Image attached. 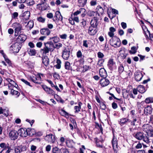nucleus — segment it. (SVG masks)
Segmentation results:
<instances>
[{
  "mask_svg": "<svg viewBox=\"0 0 153 153\" xmlns=\"http://www.w3.org/2000/svg\"><path fill=\"white\" fill-rule=\"evenodd\" d=\"M45 47L41 49V51L43 54H46L49 51H52L54 49V45L52 42H48L44 43Z\"/></svg>",
  "mask_w": 153,
  "mask_h": 153,
  "instance_id": "1",
  "label": "nucleus"
},
{
  "mask_svg": "<svg viewBox=\"0 0 153 153\" xmlns=\"http://www.w3.org/2000/svg\"><path fill=\"white\" fill-rule=\"evenodd\" d=\"M133 135L138 140L143 139V140L146 143H149L150 142L149 137L142 132H139L136 134H134Z\"/></svg>",
  "mask_w": 153,
  "mask_h": 153,
  "instance_id": "2",
  "label": "nucleus"
},
{
  "mask_svg": "<svg viewBox=\"0 0 153 153\" xmlns=\"http://www.w3.org/2000/svg\"><path fill=\"white\" fill-rule=\"evenodd\" d=\"M109 42L111 46L116 48L120 47L121 45L120 39L117 36L111 38Z\"/></svg>",
  "mask_w": 153,
  "mask_h": 153,
  "instance_id": "3",
  "label": "nucleus"
},
{
  "mask_svg": "<svg viewBox=\"0 0 153 153\" xmlns=\"http://www.w3.org/2000/svg\"><path fill=\"white\" fill-rule=\"evenodd\" d=\"M106 8V7L105 6L103 7H102L100 6H98L96 8L97 12L92 11L91 13L93 16L95 15L99 17L100 15H102L104 13Z\"/></svg>",
  "mask_w": 153,
  "mask_h": 153,
  "instance_id": "4",
  "label": "nucleus"
},
{
  "mask_svg": "<svg viewBox=\"0 0 153 153\" xmlns=\"http://www.w3.org/2000/svg\"><path fill=\"white\" fill-rule=\"evenodd\" d=\"M13 28L14 29L15 36H18L19 32L22 29V25L19 23L16 22L13 24Z\"/></svg>",
  "mask_w": 153,
  "mask_h": 153,
  "instance_id": "5",
  "label": "nucleus"
},
{
  "mask_svg": "<svg viewBox=\"0 0 153 153\" xmlns=\"http://www.w3.org/2000/svg\"><path fill=\"white\" fill-rule=\"evenodd\" d=\"M70 51L68 48H65L62 52V57L65 60H68L70 57Z\"/></svg>",
  "mask_w": 153,
  "mask_h": 153,
  "instance_id": "6",
  "label": "nucleus"
},
{
  "mask_svg": "<svg viewBox=\"0 0 153 153\" xmlns=\"http://www.w3.org/2000/svg\"><path fill=\"white\" fill-rule=\"evenodd\" d=\"M45 140L50 143H53L55 141L54 135L52 134H47L45 137Z\"/></svg>",
  "mask_w": 153,
  "mask_h": 153,
  "instance_id": "7",
  "label": "nucleus"
},
{
  "mask_svg": "<svg viewBox=\"0 0 153 153\" xmlns=\"http://www.w3.org/2000/svg\"><path fill=\"white\" fill-rule=\"evenodd\" d=\"M18 132L16 130H13L11 131L9 133V137L12 140H15L17 139L18 136Z\"/></svg>",
  "mask_w": 153,
  "mask_h": 153,
  "instance_id": "8",
  "label": "nucleus"
},
{
  "mask_svg": "<svg viewBox=\"0 0 153 153\" xmlns=\"http://www.w3.org/2000/svg\"><path fill=\"white\" fill-rule=\"evenodd\" d=\"M19 45L16 43L12 45L10 48V50L11 53H17L19 50Z\"/></svg>",
  "mask_w": 153,
  "mask_h": 153,
  "instance_id": "9",
  "label": "nucleus"
},
{
  "mask_svg": "<svg viewBox=\"0 0 153 153\" xmlns=\"http://www.w3.org/2000/svg\"><path fill=\"white\" fill-rule=\"evenodd\" d=\"M18 134L22 137H26L28 135L27 129L26 128H21L18 131Z\"/></svg>",
  "mask_w": 153,
  "mask_h": 153,
  "instance_id": "10",
  "label": "nucleus"
},
{
  "mask_svg": "<svg viewBox=\"0 0 153 153\" xmlns=\"http://www.w3.org/2000/svg\"><path fill=\"white\" fill-rule=\"evenodd\" d=\"M27 148L26 146H23L21 147H17L15 148L14 151L15 153H22L25 152Z\"/></svg>",
  "mask_w": 153,
  "mask_h": 153,
  "instance_id": "11",
  "label": "nucleus"
},
{
  "mask_svg": "<svg viewBox=\"0 0 153 153\" xmlns=\"http://www.w3.org/2000/svg\"><path fill=\"white\" fill-rule=\"evenodd\" d=\"M97 32V30L96 27H94L90 26L89 27L88 30V33L91 36H93L95 35Z\"/></svg>",
  "mask_w": 153,
  "mask_h": 153,
  "instance_id": "12",
  "label": "nucleus"
},
{
  "mask_svg": "<svg viewBox=\"0 0 153 153\" xmlns=\"http://www.w3.org/2000/svg\"><path fill=\"white\" fill-rule=\"evenodd\" d=\"M143 75L142 73L140 71L135 72L134 74V78L137 81H140L142 79Z\"/></svg>",
  "mask_w": 153,
  "mask_h": 153,
  "instance_id": "13",
  "label": "nucleus"
},
{
  "mask_svg": "<svg viewBox=\"0 0 153 153\" xmlns=\"http://www.w3.org/2000/svg\"><path fill=\"white\" fill-rule=\"evenodd\" d=\"M41 77L39 75L36 77H33L30 78V79L33 82L39 84H41Z\"/></svg>",
  "mask_w": 153,
  "mask_h": 153,
  "instance_id": "14",
  "label": "nucleus"
},
{
  "mask_svg": "<svg viewBox=\"0 0 153 153\" xmlns=\"http://www.w3.org/2000/svg\"><path fill=\"white\" fill-rule=\"evenodd\" d=\"M99 18L97 16H94L93 19L91 20V26L94 27H97L98 24L97 22L98 18Z\"/></svg>",
  "mask_w": 153,
  "mask_h": 153,
  "instance_id": "15",
  "label": "nucleus"
},
{
  "mask_svg": "<svg viewBox=\"0 0 153 153\" xmlns=\"http://www.w3.org/2000/svg\"><path fill=\"white\" fill-rule=\"evenodd\" d=\"M129 122H130L129 120L127 117L122 118L119 121V123L121 126L126 125Z\"/></svg>",
  "mask_w": 153,
  "mask_h": 153,
  "instance_id": "16",
  "label": "nucleus"
},
{
  "mask_svg": "<svg viewBox=\"0 0 153 153\" xmlns=\"http://www.w3.org/2000/svg\"><path fill=\"white\" fill-rule=\"evenodd\" d=\"M109 80L105 78H103L100 81V83L102 87H105L108 85L109 83Z\"/></svg>",
  "mask_w": 153,
  "mask_h": 153,
  "instance_id": "17",
  "label": "nucleus"
},
{
  "mask_svg": "<svg viewBox=\"0 0 153 153\" xmlns=\"http://www.w3.org/2000/svg\"><path fill=\"white\" fill-rule=\"evenodd\" d=\"M115 64V63L113 59H109L108 62V68L111 70H112Z\"/></svg>",
  "mask_w": 153,
  "mask_h": 153,
  "instance_id": "18",
  "label": "nucleus"
},
{
  "mask_svg": "<svg viewBox=\"0 0 153 153\" xmlns=\"http://www.w3.org/2000/svg\"><path fill=\"white\" fill-rule=\"evenodd\" d=\"M58 20L62 21V17L59 11H57L55 13V16L54 17L53 20L55 21L56 20Z\"/></svg>",
  "mask_w": 153,
  "mask_h": 153,
  "instance_id": "19",
  "label": "nucleus"
},
{
  "mask_svg": "<svg viewBox=\"0 0 153 153\" xmlns=\"http://www.w3.org/2000/svg\"><path fill=\"white\" fill-rule=\"evenodd\" d=\"M42 87L48 94H53L55 93L54 91L52 89L46 85H42Z\"/></svg>",
  "mask_w": 153,
  "mask_h": 153,
  "instance_id": "20",
  "label": "nucleus"
},
{
  "mask_svg": "<svg viewBox=\"0 0 153 153\" xmlns=\"http://www.w3.org/2000/svg\"><path fill=\"white\" fill-rule=\"evenodd\" d=\"M85 12V10L83 8H80L79 10L75 12L74 13V16H77V15L80 13H82V16H85L84 13Z\"/></svg>",
  "mask_w": 153,
  "mask_h": 153,
  "instance_id": "21",
  "label": "nucleus"
},
{
  "mask_svg": "<svg viewBox=\"0 0 153 153\" xmlns=\"http://www.w3.org/2000/svg\"><path fill=\"white\" fill-rule=\"evenodd\" d=\"M100 75L101 77L106 78L107 76V74L104 68H101L99 70Z\"/></svg>",
  "mask_w": 153,
  "mask_h": 153,
  "instance_id": "22",
  "label": "nucleus"
},
{
  "mask_svg": "<svg viewBox=\"0 0 153 153\" xmlns=\"http://www.w3.org/2000/svg\"><path fill=\"white\" fill-rule=\"evenodd\" d=\"M40 32L42 34L46 36H48L50 33V30L47 28L42 29Z\"/></svg>",
  "mask_w": 153,
  "mask_h": 153,
  "instance_id": "23",
  "label": "nucleus"
},
{
  "mask_svg": "<svg viewBox=\"0 0 153 153\" xmlns=\"http://www.w3.org/2000/svg\"><path fill=\"white\" fill-rule=\"evenodd\" d=\"M42 62L46 66H47L48 65L49 60L47 56H45L42 58Z\"/></svg>",
  "mask_w": 153,
  "mask_h": 153,
  "instance_id": "24",
  "label": "nucleus"
},
{
  "mask_svg": "<svg viewBox=\"0 0 153 153\" xmlns=\"http://www.w3.org/2000/svg\"><path fill=\"white\" fill-rule=\"evenodd\" d=\"M26 39V36L23 34H20L17 38L18 41H20L21 42H24Z\"/></svg>",
  "mask_w": 153,
  "mask_h": 153,
  "instance_id": "25",
  "label": "nucleus"
},
{
  "mask_svg": "<svg viewBox=\"0 0 153 153\" xmlns=\"http://www.w3.org/2000/svg\"><path fill=\"white\" fill-rule=\"evenodd\" d=\"M138 91L140 93H144L146 90L145 88V87L142 85H139L137 88Z\"/></svg>",
  "mask_w": 153,
  "mask_h": 153,
  "instance_id": "26",
  "label": "nucleus"
},
{
  "mask_svg": "<svg viewBox=\"0 0 153 153\" xmlns=\"http://www.w3.org/2000/svg\"><path fill=\"white\" fill-rule=\"evenodd\" d=\"M76 56L78 58H80L82 61H84V56L82 55V52L80 50L78 51L76 53Z\"/></svg>",
  "mask_w": 153,
  "mask_h": 153,
  "instance_id": "27",
  "label": "nucleus"
},
{
  "mask_svg": "<svg viewBox=\"0 0 153 153\" xmlns=\"http://www.w3.org/2000/svg\"><path fill=\"white\" fill-rule=\"evenodd\" d=\"M82 103L81 102H79L78 104V106H76L74 107V109L75 110V113H77L80 111V109L81 108V106L82 105Z\"/></svg>",
  "mask_w": 153,
  "mask_h": 153,
  "instance_id": "28",
  "label": "nucleus"
},
{
  "mask_svg": "<svg viewBox=\"0 0 153 153\" xmlns=\"http://www.w3.org/2000/svg\"><path fill=\"white\" fill-rule=\"evenodd\" d=\"M152 112V109L151 107L148 106L144 109V112L145 114H150Z\"/></svg>",
  "mask_w": 153,
  "mask_h": 153,
  "instance_id": "29",
  "label": "nucleus"
},
{
  "mask_svg": "<svg viewBox=\"0 0 153 153\" xmlns=\"http://www.w3.org/2000/svg\"><path fill=\"white\" fill-rule=\"evenodd\" d=\"M65 68L66 70H72V67L71 66L70 63L68 61H66L65 63Z\"/></svg>",
  "mask_w": 153,
  "mask_h": 153,
  "instance_id": "30",
  "label": "nucleus"
},
{
  "mask_svg": "<svg viewBox=\"0 0 153 153\" xmlns=\"http://www.w3.org/2000/svg\"><path fill=\"white\" fill-rule=\"evenodd\" d=\"M59 114L62 116L65 117L66 118L69 117V114L63 109H61L59 111Z\"/></svg>",
  "mask_w": 153,
  "mask_h": 153,
  "instance_id": "31",
  "label": "nucleus"
},
{
  "mask_svg": "<svg viewBox=\"0 0 153 153\" xmlns=\"http://www.w3.org/2000/svg\"><path fill=\"white\" fill-rule=\"evenodd\" d=\"M10 94L12 95L16 96V97H18L20 95V93L14 89L11 90L10 91Z\"/></svg>",
  "mask_w": 153,
  "mask_h": 153,
  "instance_id": "32",
  "label": "nucleus"
},
{
  "mask_svg": "<svg viewBox=\"0 0 153 153\" xmlns=\"http://www.w3.org/2000/svg\"><path fill=\"white\" fill-rule=\"evenodd\" d=\"M139 119L138 117H134L133 120L131 122V125L133 126L137 125L139 122Z\"/></svg>",
  "mask_w": 153,
  "mask_h": 153,
  "instance_id": "33",
  "label": "nucleus"
},
{
  "mask_svg": "<svg viewBox=\"0 0 153 153\" xmlns=\"http://www.w3.org/2000/svg\"><path fill=\"white\" fill-rule=\"evenodd\" d=\"M150 125L148 124H145L143 126V128L144 131L146 132H147L149 131L150 130Z\"/></svg>",
  "mask_w": 153,
  "mask_h": 153,
  "instance_id": "34",
  "label": "nucleus"
},
{
  "mask_svg": "<svg viewBox=\"0 0 153 153\" xmlns=\"http://www.w3.org/2000/svg\"><path fill=\"white\" fill-rule=\"evenodd\" d=\"M27 131L28 133V135L30 136H32L34 135H35L36 134V131L33 128H31L28 129Z\"/></svg>",
  "mask_w": 153,
  "mask_h": 153,
  "instance_id": "35",
  "label": "nucleus"
},
{
  "mask_svg": "<svg viewBox=\"0 0 153 153\" xmlns=\"http://www.w3.org/2000/svg\"><path fill=\"white\" fill-rule=\"evenodd\" d=\"M52 153H61V149L55 147L52 148Z\"/></svg>",
  "mask_w": 153,
  "mask_h": 153,
  "instance_id": "36",
  "label": "nucleus"
},
{
  "mask_svg": "<svg viewBox=\"0 0 153 153\" xmlns=\"http://www.w3.org/2000/svg\"><path fill=\"white\" fill-rule=\"evenodd\" d=\"M138 48V47H136L135 46H133L131 48V50L129 51V52L131 54H134L137 52V50Z\"/></svg>",
  "mask_w": 153,
  "mask_h": 153,
  "instance_id": "37",
  "label": "nucleus"
},
{
  "mask_svg": "<svg viewBox=\"0 0 153 153\" xmlns=\"http://www.w3.org/2000/svg\"><path fill=\"white\" fill-rule=\"evenodd\" d=\"M87 0H78L79 6L81 7H84L86 4Z\"/></svg>",
  "mask_w": 153,
  "mask_h": 153,
  "instance_id": "38",
  "label": "nucleus"
},
{
  "mask_svg": "<svg viewBox=\"0 0 153 153\" xmlns=\"http://www.w3.org/2000/svg\"><path fill=\"white\" fill-rule=\"evenodd\" d=\"M28 52L29 54L31 56H34L36 55V50L33 49H30L28 50Z\"/></svg>",
  "mask_w": 153,
  "mask_h": 153,
  "instance_id": "39",
  "label": "nucleus"
},
{
  "mask_svg": "<svg viewBox=\"0 0 153 153\" xmlns=\"http://www.w3.org/2000/svg\"><path fill=\"white\" fill-rule=\"evenodd\" d=\"M56 63L57 64L54 66L55 68L58 69H59L61 68V61L59 59H57L56 60Z\"/></svg>",
  "mask_w": 153,
  "mask_h": 153,
  "instance_id": "40",
  "label": "nucleus"
},
{
  "mask_svg": "<svg viewBox=\"0 0 153 153\" xmlns=\"http://www.w3.org/2000/svg\"><path fill=\"white\" fill-rule=\"evenodd\" d=\"M129 93L127 90H123V96L124 98L127 99L128 97Z\"/></svg>",
  "mask_w": 153,
  "mask_h": 153,
  "instance_id": "41",
  "label": "nucleus"
},
{
  "mask_svg": "<svg viewBox=\"0 0 153 153\" xmlns=\"http://www.w3.org/2000/svg\"><path fill=\"white\" fill-rule=\"evenodd\" d=\"M27 27H29L30 30L32 29L33 27L34 23L33 21L30 20L28 22L27 25Z\"/></svg>",
  "mask_w": 153,
  "mask_h": 153,
  "instance_id": "42",
  "label": "nucleus"
},
{
  "mask_svg": "<svg viewBox=\"0 0 153 153\" xmlns=\"http://www.w3.org/2000/svg\"><path fill=\"white\" fill-rule=\"evenodd\" d=\"M103 142V140H97L96 142V144L97 146L100 148H102V143Z\"/></svg>",
  "mask_w": 153,
  "mask_h": 153,
  "instance_id": "43",
  "label": "nucleus"
},
{
  "mask_svg": "<svg viewBox=\"0 0 153 153\" xmlns=\"http://www.w3.org/2000/svg\"><path fill=\"white\" fill-rule=\"evenodd\" d=\"M146 134H146V136H147L149 137V140L150 139L149 138L153 136V131H149L147 132H146Z\"/></svg>",
  "mask_w": 153,
  "mask_h": 153,
  "instance_id": "44",
  "label": "nucleus"
},
{
  "mask_svg": "<svg viewBox=\"0 0 153 153\" xmlns=\"http://www.w3.org/2000/svg\"><path fill=\"white\" fill-rule=\"evenodd\" d=\"M6 80L7 82H9L8 84H12L13 85H16L18 86L16 84V83L14 82V81H13L12 79H10L8 78L6 79Z\"/></svg>",
  "mask_w": 153,
  "mask_h": 153,
  "instance_id": "45",
  "label": "nucleus"
},
{
  "mask_svg": "<svg viewBox=\"0 0 153 153\" xmlns=\"http://www.w3.org/2000/svg\"><path fill=\"white\" fill-rule=\"evenodd\" d=\"M145 102L146 103H153V97L147 98L145 99Z\"/></svg>",
  "mask_w": 153,
  "mask_h": 153,
  "instance_id": "46",
  "label": "nucleus"
},
{
  "mask_svg": "<svg viewBox=\"0 0 153 153\" xmlns=\"http://www.w3.org/2000/svg\"><path fill=\"white\" fill-rule=\"evenodd\" d=\"M111 143L112 145L113 144L116 145V144H117V138L114 134H113V137L111 140Z\"/></svg>",
  "mask_w": 153,
  "mask_h": 153,
  "instance_id": "47",
  "label": "nucleus"
},
{
  "mask_svg": "<svg viewBox=\"0 0 153 153\" xmlns=\"http://www.w3.org/2000/svg\"><path fill=\"white\" fill-rule=\"evenodd\" d=\"M112 146L114 152L116 153H117V152L118 150V147L117 144H116V145L113 144L112 145Z\"/></svg>",
  "mask_w": 153,
  "mask_h": 153,
  "instance_id": "48",
  "label": "nucleus"
},
{
  "mask_svg": "<svg viewBox=\"0 0 153 153\" xmlns=\"http://www.w3.org/2000/svg\"><path fill=\"white\" fill-rule=\"evenodd\" d=\"M37 19L39 22L42 23H44L45 20V18H44L41 16H40L38 17Z\"/></svg>",
  "mask_w": 153,
  "mask_h": 153,
  "instance_id": "49",
  "label": "nucleus"
},
{
  "mask_svg": "<svg viewBox=\"0 0 153 153\" xmlns=\"http://www.w3.org/2000/svg\"><path fill=\"white\" fill-rule=\"evenodd\" d=\"M124 68L123 65H120L118 68V71L119 74H121L124 71Z\"/></svg>",
  "mask_w": 153,
  "mask_h": 153,
  "instance_id": "50",
  "label": "nucleus"
},
{
  "mask_svg": "<svg viewBox=\"0 0 153 153\" xmlns=\"http://www.w3.org/2000/svg\"><path fill=\"white\" fill-rule=\"evenodd\" d=\"M62 45L60 43H59L55 44V45L54 46V48H56L57 49H59L60 48L62 47Z\"/></svg>",
  "mask_w": 153,
  "mask_h": 153,
  "instance_id": "51",
  "label": "nucleus"
},
{
  "mask_svg": "<svg viewBox=\"0 0 153 153\" xmlns=\"http://www.w3.org/2000/svg\"><path fill=\"white\" fill-rule=\"evenodd\" d=\"M150 32L148 30H147V31L145 32V35L146 39H149V36L150 35Z\"/></svg>",
  "mask_w": 153,
  "mask_h": 153,
  "instance_id": "52",
  "label": "nucleus"
},
{
  "mask_svg": "<svg viewBox=\"0 0 153 153\" xmlns=\"http://www.w3.org/2000/svg\"><path fill=\"white\" fill-rule=\"evenodd\" d=\"M107 93H109L110 94V95H111V97H112L114 98V99L119 100V101H120L121 103H122V102H123V101L121 99H118V98H116V97H115L114 96L113 94L110 93L109 92H107Z\"/></svg>",
  "mask_w": 153,
  "mask_h": 153,
  "instance_id": "53",
  "label": "nucleus"
},
{
  "mask_svg": "<svg viewBox=\"0 0 153 153\" xmlns=\"http://www.w3.org/2000/svg\"><path fill=\"white\" fill-rule=\"evenodd\" d=\"M89 43L87 40H84L83 42V46L85 48H87L88 47V45Z\"/></svg>",
  "mask_w": 153,
  "mask_h": 153,
  "instance_id": "54",
  "label": "nucleus"
},
{
  "mask_svg": "<svg viewBox=\"0 0 153 153\" xmlns=\"http://www.w3.org/2000/svg\"><path fill=\"white\" fill-rule=\"evenodd\" d=\"M64 0H56L55 2V4L57 5H58L61 4H62L63 3Z\"/></svg>",
  "mask_w": 153,
  "mask_h": 153,
  "instance_id": "55",
  "label": "nucleus"
},
{
  "mask_svg": "<svg viewBox=\"0 0 153 153\" xmlns=\"http://www.w3.org/2000/svg\"><path fill=\"white\" fill-rule=\"evenodd\" d=\"M59 37L62 39H66L67 37V35L66 34L60 35Z\"/></svg>",
  "mask_w": 153,
  "mask_h": 153,
  "instance_id": "56",
  "label": "nucleus"
},
{
  "mask_svg": "<svg viewBox=\"0 0 153 153\" xmlns=\"http://www.w3.org/2000/svg\"><path fill=\"white\" fill-rule=\"evenodd\" d=\"M21 81L23 82L24 83H25L26 85H29L30 86V87H32V86L30 85V83L29 82L27 81V80H26L24 79H21Z\"/></svg>",
  "mask_w": 153,
  "mask_h": 153,
  "instance_id": "57",
  "label": "nucleus"
},
{
  "mask_svg": "<svg viewBox=\"0 0 153 153\" xmlns=\"http://www.w3.org/2000/svg\"><path fill=\"white\" fill-rule=\"evenodd\" d=\"M53 76L55 78L58 79H59L60 78V76L57 73H56L55 72L53 74Z\"/></svg>",
  "mask_w": 153,
  "mask_h": 153,
  "instance_id": "58",
  "label": "nucleus"
},
{
  "mask_svg": "<svg viewBox=\"0 0 153 153\" xmlns=\"http://www.w3.org/2000/svg\"><path fill=\"white\" fill-rule=\"evenodd\" d=\"M104 62V59H100L99 60L97 65H99L100 66H102V63Z\"/></svg>",
  "mask_w": 153,
  "mask_h": 153,
  "instance_id": "59",
  "label": "nucleus"
},
{
  "mask_svg": "<svg viewBox=\"0 0 153 153\" xmlns=\"http://www.w3.org/2000/svg\"><path fill=\"white\" fill-rule=\"evenodd\" d=\"M8 88L10 90V91L11 90L13 89L14 87H16V85H13L12 84H8Z\"/></svg>",
  "mask_w": 153,
  "mask_h": 153,
  "instance_id": "60",
  "label": "nucleus"
},
{
  "mask_svg": "<svg viewBox=\"0 0 153 153\" xmlns=\"http://www.w3.org/2000/svg\"><path fill=\"white\" fill-rule=\"evenodd\" d=\"M18 16V13L17 12H15L12 14V18L16 19Z\"/></svg>",
  "mask_w": 153,
  "mask_h": 153,
  "instance_id": "61",
  "label": "nucleus"
},
{
  "mask_svg": "<svg viewBox=\"0 0 153 153\" xmlns=\"http://www.w3.org/2000/svg\"><path fill=\"white\" fill-rule=\"evenodd\" d=\"M97 55L98 58H102L104 56V55L103 54L100 52H99L97 53Z\"/></svg>",
  "mask_w": 153,
  "mask_h": 153,
  "instance_id": "62",
  "label": "nucleus"
},
{
  "mask_svg": "<svg viewBox=\"0 0 153 153\" xmlns=\"http://www.w3.org/2000/svg\"><path fill=\"white\" fill-rule=\"evenodd\" d=\"M27 2L29 5H33L34 4V2L33 0H28L27 1Z\"/></svg>",
  "mask_w": 153,
  "mask_h": 153,
  "instance_id": "63",
  "label": "nucleus"
},
{
  "mask_svg": "<svg viewBox=\"0 0 153 153\" xmlns=\"http://www.w3.org/2000/svg\"><path fill=\"white\" fill-rule=\"evenodd\" d=\"M61 153H69V151L66 149L61 148Z\"/></svg>",
  "mask_w": 153,
  "mask_h": 153,
  "instance_id": "64",
  "label": "nucleus"
}]
</instances>
